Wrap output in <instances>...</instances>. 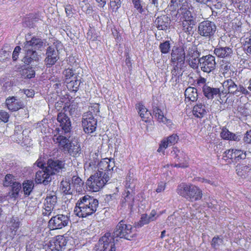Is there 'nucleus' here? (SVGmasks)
<instances>
[{"instance_id": "obj_1", "label": "nucleus", "mask_w": 251, "mask_h": 251, "mask_svg": "<svg viewBox=\"0 0 251 251\" xmlns=\"http://www.w3.org/2000/svg\"><path fill=\"white\" fill-rule=\"evenodd\" d=\"M177 13L180 16L182 30L185 33L190 34L193 32L196 23V14L191 2L187 0H181L180 7Z\"/></svg>"}, {"instance_id": "obj_2", "label": "nucleus", "mask_w": 251, "mask_h": 251, "mask_svg": "<svg viewBox=\"0 0 251 251\" xmlns=\"http://www.w3.org/2000/svg\"><path fill=\"white\" fill-rule=\"evenodd\" d=\"M45 46V43L42 39L35 37L25 42L23 46L25 55L23 61L26 64H29L34 61L38 62L40 59V56L36 50H42Z\"/></svg>"}, {"instance_id": "obj_3", "label": "nucleus", "mask_w": 251, "mask_h": 251, "mask_svg": "<svg viewBox=\"0 0 251 251\" xmlns=\"http://www.w3.org/2000/svg\"><path fill=\"white\" fill-rule=\"evenodd\" d=\"M99 201L88 195L80 198L76 203L74 212L79 217L85 218L94 214L97 209Z\"/></svg>"}, {"instance_id": "obj_4", "label": "nucleus", "mask_w": 251, "mask_h": 251, "mask_svg": "<svg viewBox=\"0 0 251 251\" xmlns=\"http://www.w3.org/2000/svg\"><path fill=\"white\" fill-rule=\"evenodd\" d=\"M177 194L190 201L200 200L203 194L201 189L192 184L182 183L180 184L176 189Z\"/></svg>"}, {"instance_id": "obj_5", "label": "nucleus", "mask_w": 251, "mask_h": 251, "mask_svg": "<svg viewBox=\"0 0 251 251\" xmlns=\"http://www.w3.org/2000/svg\"><path fill=\"white\" fill-rule=\"evenodd\" d=\"M109 179V175L106 173L96 172L92 175L86 181V185L89 190L98 192L101 189Z\"/></svg>"}, {"instance_id": "obj_6", "label": "nucleus", "mask_w": 251, "mask_h": 251, "mask_svg": "<svg viewBox=\"0 0 251 251\" xmlns=\"http://www.w3.org/2000/svg\"><path fill=\"white\" fill-rule=\"evenodd\" d=\"M223 89L221 91V97L225 98L227 94H232L236 96L239 97L244 94L245 95L249 94L247 89L243 86L237 85L234 81L228 79L223 83Z\"/></svg>"}, {"instance_id": "obj_7", "label": "nucleus", "mask_w": 251, "mask_h": 251, "mask_svg": "<svg viewBox=\"0 0 251 251\" xmlns=\"http://www.w3.org/2000/svg\"><path fill=\"white\" fill-rule=\"evenodd\" d=\"M113 234L115 237L124 238L130 240L134 234L131 225H127L124 221H121L117 225Z\"/></svg>"}, {"instance_id": "obj_8", "label": "nucleus", "mask_w": 251, "mask_h": 251, "mask_svg": "<svg viewBox=\"0 0 251 251\" xmlns=\"http://www.w3.org/2000/svg\"><path fill=\"white\" fill-rule=\"evenodd\" d=\"M171 56V62L176 69H181L183 67L185 60V52L183 49L181 47H174Z\"/></svg>"}, {"instance_id": "obj_9", "label": "nucleus", "mask_w": 251, "mask_h": 251, "mask_svg": "<svg viewBox=\"0 0 251 251\" xmlns=\"http://www.w3.org/2000/svg\"><path fill=\"white\" fill-rule=\"evenodd\" d=\"M82 125L84 131L86 133L90 134L96 130L97 121L94 118L90 111L84 113L82 120Z\"/></svg>"}, {"instance_id": "obj_10", "label": "nucleus", "mask_w": 251, "mask_h": 251, "mask_svg": "<svg viewBox=\"0 0 251 251\" xmlns=\"http://www.w3.org/2000/svg\"><path fill=\"white\" fill-rule=\"evenodd\" d=\"M216 26L214 23L209 21L201 22L198 26V33L202 36L210 38L215 33Z\"/></svg>"}, {"instance_id": "obj_11", "label": "nucleus", "mask_w": 251, "mask_h": 251, "mask_svg": "<svg viewBox=\"0 0 251 251\" xmlns=\"http://www.w3.org/2000/svg\"><path fill=\"white\" fill-rule=\"evenodd\" d=\"M199 63L201 70L208 73L214 70L216 64L215 57L210 54L200 58Z\"/></svg>"}, {"instance_id": "obj_12", "label": "nucleus", "mask_w": 251, "mask_h": 251, "mask_svg": "<svg viewBox=\"0 0 251 251\" xmlns=\"http://www.w3.org/2000/svg\"><path fill=\"white\" fill-rule=\"evenodd\" d=\"M69 222L68 216L63 214H58L53 216L49 222V226L53 229H61L67 226Z\"/></svg>"}, {"instance_id": "obj_13", "label": "nucleus", "mask_w": 251, "mask_h": 251, "mask_svg": "<svg viewBox=\"0 0 251 251\" xmlns=\"http://www.w3.org/2000/svg\"><path fill=\"white\" fill-rule=\"evenodd\" d=\"M55 132L56 133L54 135L53 137L54 142L57 144L60 148H62L64 151H66L71 142L69 140L70 135H68V133H62L59 128H56Z\"/></svg>"}, {"instance_id": "obj_14", "label": "nucleus", "mask_w": 251, "mask_h": 251, "mask_svg": "<svg viewBox=\"0 0 251 251\" xmlns=\"http://www.w3.org/2000/svg\"><path fill=\"white\" fill-rule=\"evenodd\" d=\"M67 244V240L62 235H58L53 238L48 245L50 251H62Z\"/></svg>"}, {"instance_id": "obj_15", "label": "nucleus", "mask_w": 251, "mask_h": 251, "mask_svg": "<svg viewBox=\"0 0 251 251\" xmlns=\"http://www.w3.org/2000/svg\"><path fill=\"white\" fill-rule=\"evenodd\" d=\"M114 235L112 236L110 233H106L100 239L98 243L106 251H116Z\"/></svg>"}, {"instance_id": "obj_16", "label": "nucleus", "mask_w": 251, "mask_h": 251, "mask_svg": "<svg viewBox=\"0 0 251 251\" xmlns=\"http://www.w3.org/2000/svg\"><path fill=\"white\" fill-rule=\"evenodd\" d=\"M223 157L230 159L232 162L239 161L246 157V153L243 150L232 149L225 151Z\"/></svg>"}, {"instance_id": "obj_17", "label": "nucleus", "mask_w": 251, "mask_h": 251, "mask_svg": "<svg viewBox=\"0 0 251 251\" xmlns=\"http://www.w3.org/2000/svg\"><path fill=\"white\" fill-rule=\"evenodd\" d=\"M171 154L174 158H177L178 164H175L174 167L180 168H186L188 166L187 162V156L186 154L176 147H174Z\"/></svg>"}, {"instance_id": "obj_18", "label": "nucleus", "mask_w": 251, "mask_h": 251, "mask_svg": "<svg viewBox=\"0 0 251 251\" xmlns=\"http://www.w3.org/2000/svg\"><path fill=\"white\" fill-rule=\"evenodd\" d=\"M179 139L178 136L176 134L172 135L164 138L161 141L159 147L157 150V152H162L163 154L165 153V150L169 147L176 144Z\"/></svg>"}, {"instance_id": "obj_19", "label": "nucleus", "mask_w": 251, "mask_h": 251, "mask_svg": "<svg viewBox=\"0 0 251 251\" xmlns=\"http://www.w3.org/2000/svg\"><path fill=\"white\" fill-rule=\"evenodd\" d=\"M46 168L47 171L52 176L61 172L65 168V163L63 161L49 159Z\"/></svg>"}, {"instance_id": "obj_20", "label": "nucleus", "mask_w": 251, "mask_h": 251, "mask_svg": "<svg viewBox=\"0 0 251 251\" xmlns=\"http://www.w3.org/2000/svg\"><path fill=\"white\" fill-rule=\"evenodd\" d=\"M199 52L195 48H189L185 59L192 68H196L199 65Z\"/></svg>"}, {"instance_id": "obj_21", "label": "nucleus", "mask_w": 251, "mask_h": 251, "mask_svg": "<svg viewBox=\"0 0 251 251\" xmlns=\"http://www.w3.org/2000/svg\"><path fill=\"white\" fill-rule=\"evenodd\" d=\"M57 121L60 124V126L61 127L59 129L61 132L66 134L68 133L71 129V122L69 117L64 113H59L57 116Z\"/></svg>"}, {"instance_id": "obj_22", "label": "nucleus", "mask_w": 251, "mask_h": 251, "mask_svg": "<svg viewBox=\"0 0 251 251\" xmlns=\"http://www.w3.org/2000/svg\"><path fill=\"white\" fill-rule=\"evenodd\" d=\"M58 59L57 51L55 50L54 47H49L46 51V57L45 62L48 67H50L54 65Z\"/></svg>"}, {"instance_id": "obj_23", "label": "nucleus", "mask_w": 251, "mask_h": 251, "mask_svg": "<svg viewBox=\"0 0 251 251\" xmlns=\"http://www.w3.org/2000/svg\"><path fill=\"white\" fill-rule=\"evenodd\" d=\"M114 167V161L105 158L102 159L97 165V172H102L103 173H106L108 175V172L112 170Z\"/></svg>"}, {"instance_id": "obj_24", "label": "nucleus", "mask_w": 251, "mask_h": 251, "mask_svg": "<svg viewBox=\"0 0 251 251\" xmlns=\"http://www.w3.org/2000/svg\"><path fill=\"white\" fill-rule=\"evenodd\" d=\"M134 193L132 190H126L123 194L121 201V204L122 207L128 206L131 209L134 204Z\"/></svg>"}, {"instance_id": "obj_25", "label": "nucleus", "mask_w": 251, "mask_h": 251, "mask_svg": "<svg viewBox=\"0 0 251 251\" xmlns=\"http://www.w3.org/2000/svg\"><path fill=\"white\" fill-rule=\"evenodd\" d=\"M6 104L9 110L16 111L24 107V102L15 97H9L6 100Z\"/></svg>"}, {"instance_id": "obj_26", "label": "nucleus", "mask_w": 251, "mask_h": 251, "mask_svg": "<svg viewBox=\"0 0 251 251\" xmlns=\"http://www.w3.org/2000/svg\"><path fill=\"white\" fill-rule=\"evenodd\" d=\"M51 174L49 173L46 168L45 170L42 169L38 171L35 176V181L37 183H43L47 185L51 181Z\"/></svg>"}, {"instance_id": "obj_27", "label": "nucleus", "mask_w": 251, "mask_h": 251, "mask_svg": "<svg viewBox=\"0 0 251 251\" xmlns=\"http://www.w3.org/2000/svg\"><path fill=\"white\" fill-rule=\"evenodd\" d=\"M232 50L229 47L217 46L214 50V54L220 58H228L231 56Z\"/></svg>"}, {"instance_id": "obj_28", "label": "nucleus", "mask_w": 251, "mask_h": 251, "mask_svg": "<svg viewBox=\"0 0 251 251\" xmlns=\"http://www.w3.org/2000/svg\"><path fill=\"white\" fill-rule=\"evenodd\" d=\"M70 155L77 157L81 153L80 144L76 141H73L70 143L66 150Z\"/></svg>"}, {"instance_id": "obj_29", "label": "nucleus", "mask_w": 251, "mask_h": 251, "mask_svg": "<svg viewBox=\"0 0 251 251\" xmlns=\"http://www.w3.org/2000/svg\"><path fill=\"white\" fill-rule=\"evenodd\" d=\"M208 111V105L206 106L202 103H198L194 106L193 113L198 118L203 117Z\"/></svg>"}, {"instance_id": "obj_30", "label": "nucleus", "mask_w": 251, "mask_h": 251, "mask_svg": "<svg viewBox=\"0 0 251 251\" xmlns=\"http://www.w3.org/2000/svg\"><path fill=\"white\" fill-rule=\"evenodd\" d=\"M203 92L204 96L208 99H212L215 96L218 95L220 99L222 100L223 97H221V91L219 88H214L210 87L206 85L203 87Z\"/></svg>"}, {"instance_id": "obj_31", "label": "nucleus", "mask_w": 251, "mask_h": 251, "mask_svg": "<svg viewBox=\"0 0 251 251\" xmlns=\"http://www.w3.org/2000/svg\"><path fill=\"white\" fill-rule=\"evenodd\" d=\"M221 137L224 140L239 141L241 137L239 134H235L230 132L227 128H223L220 133Z\"/></svg>"}, {"instance_id": "obj_32", "label": "nucleus", "mask_w": 251, "mask_h": 251, "mask_svg": "<svg viewBox=\"0 0 251 251\" xmlns=\"http://www.w3.org/2000/svg\"><path fill=\"white\" fill-rule=\"evenodd\" d=\"M170 19L166 15L158 17L155 21L156 27L159 30H165L169 26Z\"/></svg>"}, {"instance_id": "obj_33", "label": "nucleus", "mask_w": 251, "mask_h": 251, "mask_svg": "<svg viewBox=\"0 0 251 251\" xmlns=\"http://www.w3.org/2000/svg\"><path fill=\"white\" fill-rule=\"evenodd\" d=\"M184 95L186 101H196L198 97L197 89L191 87H189L185 90Z\"/></svg>"}, {"instance_id": "obj_34", "label": "nucleus", "mask_w": 251, "mask_h": 251, "mask_svg": "<svg viewBox=\"0 0 251 251\" xmlns=\"http://www.w3.org/2000/svg\"><path fill=\"white\" fill-rule=\"evenodd\" d=\"M136 108L138 109L139 114L140 117L145 121L149 118L151 116V113L147 108L141 103H138L136 105Z\"/></svg>"}, {"instance_id": "obj_35", "label": "nucleus", "mask_w": 251, "mask_h": 251, "mask_svg": "<svg viewBox=\"0 0 251 251\" xmlns=\"http://www.w3.org/2000/svg\"><path fill=\"white\" fill-rule=\"evenodd\" d=\"M23 186L25 194L29 195L33 188L34 183L32 180H27L23 183Z\"/></svg>"}, {"instance_id": "obj_36", "label": "nucleus", "mask_w": 251, "mask_h": 251, "mask_svg": "<svg viewBox=\"0 0 251 251\" xmlns=\"http://www.w3.org/2000/svg\"><path fill=\"white\" fill-rule=\"evenodd\" d=\"M243 40L247 52L251 54V35L247 33Z\"/></svg>"}, {"instance_id": "obj_37", "label": "nucleus", "mask_w": 251, "mask_h": 251, "mask_svg": "<svg viewBox=\"0 0 251 251\" xmlns=\"http://www.w3.org/2000/svg\"><path fill=\"white\" fill-rule=\"evenodd\" d=\"M153 113L155 118L157 119V121L160 123H161L165 118L163 112L161 109H159L157 107H153Z\"/></svg>"}, {"instance_id": "obj_38", "label": "nucleus", "mask_w": 251, "mask_h": 251, "mask_svg": "<svg viewBox=\"0 0 251 251\" xmlns=\"http://www.w3.org/2000/svg\"><path fill=\"white\" fill-rule=\"evenodd\" d=\"M11 196L12 197L16 198L18 195V193L21 188V186L20 183L18 182H15L13 184H12L11 185Z\"/></svg>"}, {"instance_id": "obj_39", "label": "nucleus", "mask_w": 251, "mask_h": 251, "mask_svg": "<svg viewBox=\"0 0 251 251\" xmlns=\"http://www.w3.org/2000/svg\"><path fill=\"white\" fill-rule=\"evenodd\" d=\"M80 6L83 11L87 14H90L92 12V7L90 4L87 2H85L84 0L81 2L79 3Z\"/></svg>"}, {"instance_id": "obj_40", "label": "nucleus", "mask_w": 251, "mask_h": 251, "mask_svg": "<svg viewBox=\"0 0 251 251\" xmlns=\"http://www.w3.org/2000/svg\"><path fill=\"white\" fill-rule=\"evenodd\" d=\"M16 179L15 177L11 174H7L5 177V180L3 182V185L4 186H9L11 185L12 184L15 183Z\"/></svg>"}, {"instance_id": "obj_41", "label": "nucleus", "mask_w": 251, "mask_h": 251, "mask_svg": "<svg viewBox=\"0 0 251 251\" xmlns=\"http://www.w3.org/2000/svg\"><path fill=\"white\" fill-rule=\"evenodd\" d=\"M61 189L66 194L71 193V186L69 182L67 181H62L61 182Z\"/></svg>"}, {"instance_id": "obj_42", "label": "nucleus", "mask_w": 251, "mask_h": 251, "mask_svg": "<svg viewBox=\"0 0 251 251\" xmlns=\"http://www.w3.org/2000/svg\"><path fill=\"white\" fill-rule=\"evenodd\" d=\"M72 184L76 187V189L79 191L80 187L83 184L81 179L76 176H74L72 179Z\"/></svg>"}, {"instance_id": "obj_43", "label": "nucleus", "mask_w": 251, "mask_h": 251, "mask_svg": "<svg viewBox=\"0 0 251 251\" xmlns=\"http://www.w3.org/2000/svg\"><path fill=\"white\" fill-rule=\"evenodd\" d=\"M45 201V202L47 203V205L49 204L54 207L57 202V197L55 195L48 196L47 197Z\"/></svg>"}, {"instance_id": "obj_44", "label": "nucleus", "mask_w": 251, "mask_h": 251, "mask_svg": "<svg viewBox=\"0 0 251 251\" xmlns=\"http://www.w3.org/2000/svg\"><path fill=\"white\" fill-rule=\"evenodd\" d=\"M159 49L162 53H167L170 50V44L169 41H165L160 44Z\"/></svg>"}, {"instance_id": "obj_45", "label": "nucleus", "mask_w": 251, "mask_h": 251, "mask_svg": "<svg viewBox=\"0 0 251 251\" xmlns=\"http://www.w3.org/2000/svg\"><path fill=\"white\" fill-rule=\"evenodd\" d=\"M177 213H174L173 215L169 216L167 220V224L169 226H173L177 225L176 217Z\"/></svg>"}, {"instance_id": "obj_46", "label": "nucleus", "mask_w": 251, "mask_h": 251, "mask_svg": "<svg viewBox=\"0 0 251 251\" xmlns=\"http://www.w3.org/2000/svg\"><path fill=\"white\" fill-rule=\"evenodd\" d=\"M223 240L219 237H214L212 240L211 245L215 249H218L219 246L223 244Z\"/></svg>"}, {"instance_id": "obj_47", "label": "nucleus", "mask_w": 251, "mask_h": 251, "mask_svg": "<svg viewBox=\"0 0 251 251\" xmlns=\"http://www.w3.org/2000/svg\"><path fill=\"white\" fill-rule=\"evenodd\" d=\"M152 221V219L149 218L147 214H143L141 216V219L139 221V224L140 226H143L144 225L147 224L150 222Z\"/></svg>"}, {"instance_id": "obj_48", "label": "nucleus", "mask_w": 251, "mask_h": 251, "mask_svg": "<svg viewBox=\"0 0 251 251\" xmlns=\"http://www.w3.org/2000/svg\"><path fill=\"white\" fill-rule=\"evenodd\" d=\"M134 180L132 179L130 175L128 176L126 178V190L129 189L130 190H132V188L134 187V184L133 183Z\"/></svg>"}, {"instance_id": "obj_49", "label": "nucleus", "mask_w": 251, "mask_h": 251, "mask_svg": "<svg viewBox=\"0 0 251 251\" xmlns=\"http://www.w3.org/2000/svg\"><path fill=\"white\" fill-rule=\"evenodd\" d=\"M23 75L25 77L30 78L34 76L35 72L31 69H25L23 71Z\"/></svg>"}, {"instance_id": "obj_50", "label": "nucleus", "mask_w": 251, "mask_h": 251, "mask_svg": "<svg viewBox=\"0 0 251 251\" xmlns=\"http://www.w3.org/2000/svg\"><path fill=\"white\" fill-rule=\"evenodd\" d=\"M80 82L78 80H73L72 79L68 83L69 86L70 87H72L73 91H76L78 88V87L80 85Z\"/></svg>"}, {"instance_id": "obj_51", "label": "nucleus", "mask_w": 251, "mask_h": 251, "mask_svg": "<svg viewBox=\"0 0 251 251\" xmlns=\"http://www.w3.org/2000/svg\"><path fill=\"white\" fill-rule=\"evenodd\" d=\"M120 0H110V6L113 10H117L121 6Z\"/></svg>"}, {"instance_id": "obj_52", "label": "nucleus", "mask_w": 251, "mask_h": 251, "mask_svg": "<svg viewBox=\"0 0 251 251\" xmlns=\"http://www.w3.org/2000/svg\"><path fill=\"white\" fill-rule=\"evenodd\" d=\"M132 3L134 5V8L138 11L140 13H142L144 10L141 5L140 0H132Z\"/></svg>"}, {"instance_id": "obj_53", "label": "nucleus", "mask_w": 251, "mask_h": 251, "mask_svg": "<svg viewBox=\"0 0 251 251\" xmlns=\"http://www.w3.org/2000/svg\"><path fill=\"white\" fill-rule=\"evenodd\" d=\"M207 206L213 209H218V205H217V201L214 199L210 200L209 202H207Z\"/></svg>"}, {"instance_id": "obj_54", "label": "nucleus", "mask_w": 251, "mask_h": 251, "mask_svg": "<svg viewBox=\"0 0 251 251\" xmlns=\"http://www.w3.org/2000/svg\"><path fill=\"white\" fill-rule=\"evenodd\" d=\"M9 114L7 112L0 110V120L4 123H6L8 121Z\"/></svg>"}, {"instance_id": "obj_55", "label": "nucleus", "mask_w": 251, "mask_h": 251, "mask_svg": "<svg viewBox=\"0 0 251 251\" xmlns=\"http://www.w3.org/2000/svg\"><path fill=\"white\" fill-rule=\"evenodd\" d=\"M198 181L201 183H207L214 186L217 185V183H215V182L212 180H210L202 177H199L198 178Z\"/></svg>"}, {"instance_id": "obj_56", "label": "nucleus", "mask_w": 251, "mask_h": 251, "mask_svg": "<svg viewBox=\"0 0 251 251\" xmlns=\"http://www.w3.org/2000/svg\"><path fill=\"white\" fill-rule=\"evenodd\" d=\"M21 50V48L19 46H17L14 49L12 54V58L14 61H16L18 59Z\"/></svg>"}, {"instance_id": "obj_57", "label": "nucleus", "mask_w": 251, "mask_h": 251, "mask_svg": "<svg viewBox=\"0 0 251 251\" xmlns=\"http://www.w3.org/2000/svg\"><path fill=\"white\" fill-rule=\"evenodd\" d=\"M243 140L246 143H251V130L246 132L243 138Z\"/></svg>"}, {"instance_id": "obj_58", "label": "nucleus", "mask_w": 251, "mask_h": 251, "mask_svg": "<svg viewBox=\"0 0 251 251\" xmlns=\"http://www.w3.org/2000/svg\"><path fill=\"white\" fill-rule=\"evenodd\" d=\"M161 123L166 125L170 129L173 128L174 127V125L172 121L170 119H168L166 117L161 122Z\"/></svg>"}, {"instance_id": "obj_59", "label": "nucleus", "mask_w": 251, "mask_h": 251, "mask_svg": "<svg viewBox=\"0 0 251 251\" xmlns=\"http://www.w3.org/2000/svg\"><path fill=\"white\" fill-rule=\"evenodd\" d=\"M64 75L67 79H71V78H75V77H74V72L73 70L71 69L66 70L64 72Z\"/></svg>"}, {"instance_id": "obj_60", "label": "nucleus", "mask_w": 251, "mask_h": 251, "mask_svg": "<svg viewBox=\"0 0 251 251\" xmlns=\"http://www.w3.org/2000/svg\"><path fill=\"white\" fill-rule=\"evenodd\" d=\"M165 183L163 182H161L158 183L157 187L156 189V192L158 193H161L165 190Z\"/></svg>"}, {"instance_id": "obj_61", "label": "nucleus", "mask_w": 251, "mask_h": 251, "mask_svg": "<svg viewBox=\"0 0 251 251\" xmlns=\"http://www.w3.org/2000/svg\"><path fill=\"white\" fill-rule=\"evenodd\" d=\"M65 12L68 17H71L73 15V7L71 5H67L65 7Z\"/></svg>"}, {"instance_id": "obj_62", "label": "nucleus", "mask_w": 251, "mask_h": 251, "mask_svg": "<svg viewBox=\"0 0 251 251\" xmlns=\"http://www.w3.org/2000/svg\"><path fill=\"white\" fill-rule=\"evenodd\" d=\"M24 93L28 97H32L34 95V92L32 89L25 90Z\"/></svg>"}, {"instance_id": "obj_63", "label": "nucleus", "mask_w": 251, "mask_h": 251, "mask_svg": "<svg viewBox=\"0 0 251 251\" xmlns=\"http://www.w3.org/2000/svg\"><path fill=\"white\" fill-rule=\"evenodd\" d=\"M68 110L69 111L70 115H73L75 111V107L73 105H70L69 106L66 108L65 111L66 112Z\"/></svg>"}, {"instance_id": "obj_64", "label": "nucleus", "mask_w": 251, "mask_h": 251, "mask_svg": "<svg viewBox=\"0 0 251 251\" xmlns=\"http://www.w3.org/2000/svg\"><path fill=\"white\" fill-rule=\"evenodd\" d=\"M93 251H106L103 247L98 243L96 245Z\"/></svg>"}]
</instances>
